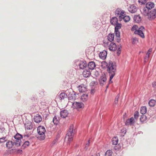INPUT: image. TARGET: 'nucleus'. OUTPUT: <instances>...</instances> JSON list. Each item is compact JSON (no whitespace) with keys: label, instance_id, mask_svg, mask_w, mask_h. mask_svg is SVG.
<instances>
[{"label":"nucleus","instance_id":"obj_1","mask_svg":"<svg viewBox=\"0 0 156 156\" xmlns=\"http://www.w3.org/2000/svg\"><path fill=\"white\" fill-rule=\"evenodd\" d=\"M107 70L109 73L110 76L109 83H112V80L115 74L116 66L115 62L111 61H110L107 64Z\"/></svg>","mask_w":156,"mask_h":156},{"label":"nucleus","instance_id":"obj_2","mask_svg":"<svg viewBox=\"0 0 156 156\" xmlns=\"http://www.w3.org/2000/svg\"><path fill=\"white\" fill-rule=\"evenodd\" d=\"M103 45L106 48H108L109 49L112 51H115L117 48L116 44L112 42H104Z\"/></svg>","mask_w":156,"mask_h":156},{"label":"nucleus","instance_id":"obj_3","mask_svg":"<svg viewBox=\"0 0 156 156\" xmlns=\"http://www.w3.org/2000/svg\"><path fill=\"white\" fill-rule=\"evenodd\" d=\"M73 126H70L69 129L68 131L66 139H67L68 141V143L69 144L70 142L72 141L73 140V136L74 134V133L73 132Z\"/></svg>","mask_w":156,"mask_h":156},{"label":"nucleus","instance_id":"obj_4","mask_svg":"<svg viewBox=\"0 0 156 156\" xmlns=\"http://www.w3.org/2000/svg\"><path fill=\"white\" fill-rule=\"evenodd\" d=\"M37 130L38 134L40 136V139H44L45 137V133L46 132L44 127L43 126H39L37 128Z\"/></svg>","mask_w":156,"mask_h":156},{"label":"nucleus","instance_id":"obj_5","mask_svg":"<svg viewBox=\"0 0 156 156\" xmlns=\"http://www.w3.org/2000/svg\"><path fill=\"white\" fill-rule=\"evenodd\" d=\"M22 137V136L18 133L14 136V138L15 139L14 143L17 146H20L22 144V142L21 139Z\"/></svg>","mask_w":156,"mask_h":156},{"label":"nucleus","instance_id":"obj_6","mask_svg":"<svg viewBox=\"0 0 156 156\" xmlns=\"http://www.w3.org/2000/svg\"><path fill=\"white\" fill-rule=\"evenodd\" d=\"M145 29L144 27L142 26L140 27L137 30L134 31V33L135 34H137L139 35L142 38L144 37V35L143 33Z\"/></svg>","mask_w":156,"mask_h":156},{"label":"nucleus","instance_id":"obj_7","mask_svg":"<svg viewBox=\"0 0 156 156\" xmlns=\"http://www.w3.org/2000/svg\"><path fill=\"white\" fill-rule=\"evenodd\" d=\"M148 18L150 20H152L156 17V9L151 10L147 15Z\"/></svg>","mask_w":156,"mask_h":156},{"label":"nucleus","instance_id":"obj_8","mask_svg":"<svg viewBox=\"0 0 156 156\" xmlns=\"http://www.w3.org/2000/svg\"><path fill=\"white\" fill-rule=\"evenodd\" d=\"M107 82V79L106 77V75L105 74L102 75L99 79V83L101 86H103L105 85Z\"/></svg>","mask_w":156,"mask_h":156},{"label":"nucleus","instance_id":"obj_9","mask_svg":"<svg viewBox=\"0 0 156 156\" xmlns=\"http://www.w3.org/2000/svg\"><path fill=\"white\" fill-rule=\"evenodd\" d=\"M128 9L129 12L132 13H134L137 11L138 8L136 5L132 4L129 7Z\"/></svg>","mask_w":156,"mask_h":156},{"label":"nucleus","instance_id":"obj_10","mask_svg":"<svg viewBox=\"0 0 156 156\" xmlns=\"http://www.w3.org/2000/svg\"><path fill=\"white\" fill-rule=\"evenodd\" d=\"M125 13L124 14L122 15V16H119V20L121 21L122 19H123L125 22H128L130 20V17L129 16H125Z\"/></svg>","mask_w":156,"mask_h":156},{"label":"nucleus","instance_id":"obj_11","mask_svg":"<svg viewBox=\"0 0 156 156\" xmlns=\"http://www.w3.org/2000/svg\"><path fill=\"white\" fill-rule=\"evenodd\" d=\"M42 120V118L41 115L37 114L34 118V121L37 123L40 122Z\"/></svg>","mask_w":156,"mask_h":156},{"label":"nucleus","instance_id":"obj_12","mask_svg":"<svg viewBox=\"0 0 156 156\" xmlns=\"http://www.w3.org/2000/svg\"><path fill=\"white\" fill-rule=\"evenodd\" d=\"M155 5L152 2H148L146 4V8L148 9H151L154 7Z\"/></svg>","mask_w":156,"mask_h":156},{"label":"nucleus","instance_id":"obj_13","mask_svg":"<svg viewBox=\"0 0 156 156\" xmlns=\"http://www.w3.org/2000/svg\"><path fill=\"white\" fill-rule=\"evenodd\" d=\"M107 55V51L105 50H103L100 53L99 57L101 58L104 60L106 58Z\"/></svg>","mask_w":156,"mask_h":156},{"label":"nucleus","instance_id":"obj_14","mask_svg":"<svg viewBox=\"0 0 156 156\" xmlns=\"http://www.w3.org/2000/svg\"><path fill=\"white\" fill-rule=\"evenodd\" d=\"M135 122L134 118L133 117H131L126 121V125H132Z\"/></svg>","mask_w":156,"mask_h":156},{"label":"nucleus","instance_id":"obj_15","mask_svg":"<svg viewBox=\"0 0 156 156\" xmlns=\"http://www.w3.org/2000/svg\"><path fill=\"white\" fill-rule=\"evenodd\" d=\"M61 117L63 118H65L67 117L68 115V112L66 110H63L60 112Z\"/></svg>","mask_w":156,"mask_h":156},{"label":"nucleus","instance_id":"obj_16","mask_svg":"<svg viewBox=\"0 0 156 156\" xmlns=\"http://www.w3.org/2000/svg\"><path fill=\"white\" fill-rule=\"evenodd\" d=\"M96 66L95 63L94 62H89L88 64V68L91 70L94 69Z\"/></svg>","mask_w":156,"mask_h":156},{"label":"nucleus","instance_id":"obj_17","mask_svg":"<svg viewBox=\"0 0 156 156\" xmlns=\"http://www.w3.org/2000/svg\"><path fill=\"white\" fill-rule=\"evenodd\" d=\"M125 12L123 11L122 10L118 8L115 11V14L116 15H120V16H122V15L124 14Z\"/></svg>","mask_w":156,"mask_h":156},{"label":"nucleus","instance_id":"obj_18","mask_svg":"<svg viewBox=\"0 0 156 156\" xmlns=\"http://www.w3.org/2000/svg\"><path fill=\"white\" fill-rule=\"evenodd\" d=\"M73 105L77 108H81L83 107V104L82 102H75L73 103Z\"/></svg>","mask_w":156,"mask_h":156},{"label":"nucleus","instance_id":"obj_19","mask_svg":"<svg viewBox=\"0 0 156 156\" xmlns=\"http://www.w3.org/2000/svg\"><path fill=\"white\" fill-rule=\"evenodd\" d=\"M152 51V48H150L148 50V52L147 53L146 56L144 58V62H147L149 57L150 55L151 54Z\"/></svg>","mask_w":156,"mask_h":156},{"label":"nucleus","instance_id":"obj_20","mask_svg":"<svg viewBox=\"0 0 156 156\" xmlns=\"http://www.w3.org/2000/svg\"><path fill=\"white\" fill-rule=\"evenodd\" d=\"M91 74L90 71L89 70H85L83 72V75L84 77H87L90 76Z\"/></svg>","mask_w":156,"mask_h":156},{"label":"nucleus","instance_id":"obj_21","mask_svg":"<svg viewBox=\"0 0 156 156\" xmlns=\"http://www.w3.org/2000/svg\"><path fill=\"white\" fill-rule=\"evenodd\" d=\"M133 19L134 21L137 23H140L141 20V17L139 15H135L134 16Z\"/></svg>","mask_w":156,"mask_h":156},{"label":"nucleus","instance_id":"obj_22","mask_svg":"<svg viewBox=\"0 0 156 156\" xmlns=\"http://www.w3.org/2000/svg\"><path fill=\"white\" fill-rule=\"evenodd\" d=\"M87 63L85 61H82L79 64L80 68V69H83L87 66Z\"/></svg>","mask_w":156,"mask_h":156},{"label":"nucleus","instance_id":"obj_23","mask_svg":"<svg viewBox=\"0 0 156 156\" xmlns=\"http://www.w3.org/2000/svg\"><path fill=\"white\" fill-rule=\"evenodd\" d=\"M78 89L80 92H84L87 90L86 88L83 85H80L78 87Z\"/></svg>","mask_w":156,"mask_h":156},{"label":"nucleus","instance_id":"obj_24","mask_svg":"<svg viewBox=\"0 0 156 156\" xmlns=\"http://www.w3.org/2000/svg\"><path fill=\"white\" fill-rule=\"evenodd\" d=\"M60 119L59 116L55 115L54 117L53 121L54 123L55 124H57L59 122Z\"/></svg>","mask_w":156,"mask_h":156},{"label":"nucleus","instance_id":"obj_25","mask_svg":"<svg viewBox=\"0 0 156 156\" xmlns=\"http://www.w3.org/2000/svg\"><path fill=\"white\" fill-rule=\"evenodd\" d=\"M59 99L60 100H64L67 97V94L65 92H62L59 95Z\"/></svg>","mask_w":156,"mask_h":156},{"label":"nucleus","instance_id":"obj_26","mask_svg":"<svg viewBox=\"0 0 156 156\" xmlns=\"http://www.w3.org/2000/svg\"><path fill=\"white\" fill-rule=\"evenodd\" d=\"M118 19L116 17H113L111 20L110 22L113 25H115L118 23Z\"/></svg>","mask_w":156,"mask_h":156},{"label":"nucleus","instance_id":"obj_27","mask_svg":"<svg viewBox=\"0 0 156 156\" xmlns=\"http://www.w3.org/2000/svg\"><path fill=\"white\" fill-rule=\"evenodd\" d=\"M114 38V35L113 34H109L108 36V40L112 42L113 41Z\"/></svg>","mask_w":156,"mask_h":156},{"label":"nucleus","instance_id":"obj_28","mask_svg":"<svg viewBox=\"0 0 156 156\" xmlns=\"http://www.w3.org/2000/svg\"><path fill=\"white\" fill-rule=\"evenodd\" d=\"M68 99L69 100L74 101L76 98V95L75 94H71L69 95Z\"/></svg>","mask_w":156,"mask_h":156},{"label":"nucleus","instance_id":"obj_29","mask_svg":"<svg viewBox=\"0 0 156 156\" xmlns=\"http://www.w3.org/2000/svg\"><path fill=\"white\" fill-rule=\"evenodd\" d=\"M25 128L27 129H31L33 128V125L30 122L25 123Z\"/></svg>","mask_w":156,"mask_h":156},{"label":"nucleus","instance_id":"obj_30","mask_svg":"<svg viewBox=\"0 0 156 156\" xmlns=\"http://www.w3.org/2000/svg\"><path fill=\"white\" fill-rule=\"evenodd\" d=\"M14 143L11 141H8L6 144V147L8 148H11L12 147Z\"/></svg>","mask_w":156,"mask_h":156},{"label":"nucleus","instance_id":"obj_31","mask_svg":"<svg viewBox=\"0 0 156 156\" xmlns=\"http://www.w3.org/2000/svg\"><path fill=\"white\" fill-rule=\"evenodd\" d=\"M156 104V101L154 99L151 100L148 102V104L151 107H154Z\"/></svg>","mask_w":156,"mask_h":156},{"label":"nucleus","instance_id":"obj_32","mask_svg":"<svg viewBox=\"0 0 156 156\" xmlns=\"http://www.w3.org/2000/svg\"><path fill=\"white\" fill-rule=\"evenodd\" d=\"M147 112V109L146 106H143L141 107L140 112L142 114H144Z\"/></svg>","mask_w":156,"mask_h":156},{"label":"nucleus","instance_id":"obj_33","mask_svg":"<svg viewBox=\"0 0 156 156\" xmlns=\"http://www.w3.org/2000/svg\"><path fill=\"white\" fill-rule=\"evenodd\" d=\"M87 94H83L81 97V99L83 101H87L88 99Z\"/></svg>","mask_w":156,"mask_h":156},{"label":"nucleus","instance_id":"obj_34","mask_svg":"<svg viewBox=\"0 0 156 156\" xmlns=\"http://www.w3.org/2000/svg\"><path fill=\"white\" fill-rule=\"evenodd\" d=\"M115 35L116 37L118 38L117 39V41L119 42L120 41V33L119 30H115Z\"/></svg>","mask_w":156,"mask_h":156},{"label":"nucleus","instance_id":"obj_35","mask_svg":"<svg viewBox=\"0 0 156 156\" xmlns=\"http://www.w3.org/2000/svg\"><path fill=\"white\" fill-rule=\"evenodd\" d=\"M112 144L114 145H116L118 143V139L116 137H114L112 139Z\"/></svg>","mask_w":156,"mask_h":156},{"label":"nucleus","instance_id":"obj_36","mask_svg":"<svg viewBox=\"0 0 156 156\" xmlns=\"http://www.w3.org/2000/svg\"><path fill=\"white\" fill-rule=\"evenodd\" d=\"M30 145V142L28 141H26L25 142L22 146V148L24 149L28 147Z\"/></svg>","mask_w":156,"mask_h":156},{"label":"nucleus","instance_id":"obj_37","mask_svg":"<svg viewBox=\"0 0 156 156\" xmlns=\"http://www.w3.org/2000/svg\"><path fill=\"white\" fill-rule=\"evenodd\" d=\"M147 119V117L145 115H143L141 116L140 118V121L143 122L145 121Z\"/></svg>","mask_w":156,"mask_h":156},{"label":"nucleus","instance_id":"obj_38","mask_svg":"<svg viewBox=\"0 0 156 156\" xmlns=\"http://www.w3.org/2000/svg\"><path fill=\"white\" fill-rule=\"evenodd\" d=\"M115 27V30H119L121 27L122 25L120 23L117 24V23Z\"/></svg>","mask_w":156,"mask_h":156},{"label":"nucleus","instance_id":"obj_39","mask_svg":"<svg viewBox=\"0 0 156 156\" xmlns=\"http://www.w3.org/2000/svg\"><path fill=\"white\" fill-rule=\"evenodd\" d=\"M112 151L111 150H108L105 153L106 156H110L111 155Z\"/></svg>","mask_w":156,"mask_h":156},{"label":"nucleus","instance_id":"obj_40","mask_svg":"<svg viewBox=\"0 0 156 156\" xmlns=\"http://www.w3.org/2000/svg\"><path fill=\"white\" fill-rule=\"evenodd\" d=\"M138 27L136 25H134L132 28L131 30L132 31H136L138 29Z\"/></svg>","mask_w":156,"mask_h":156},{"label":"nucleus","instance_id":"obj_41","mask_svg":"<svg viewBox=\"0 0 156 156\" xmlns=\"http://www.w3.org/2000/svg\"><path fill=\"white\" fill-rule=\"evenodd\" d=\"M139 112H138L136 111L135 112L134 115V118L135 119H137L138 116H139Z\"/></svg>","mask_w":156,"mask_h":156},{"label":"nucleus","instance_id":"obj_42","mask_svg":"<svg viewBox=\"0 0 156 156\" xmlns=\"http://www.w3.org/2000/svg\"><path fill=\"white\" fill-rule=\"evenodd\" d=\"M6 137H5L0 138V143H2L5 142L6 140Z\"/></svg>","mask_w":156,"mask_h":156},{"label":"nucleus","instance_id":"obj_43","mask_svg":"<svg viewBox=\"0 0 156 156\" xmlns=\"http://www.w3.org/2000/svg\"><path fill=\"white\" fill-rule=\"evenodd\" d=\"M143 14L144 15H148V11L147 10L145 9V8H144L143 9Z\"/></svg>","mask_w":156,"mask_h":156},{"label":"nucleus","instance_id":"obj_44","mask_svg":"<svg viewBox=\"0 0 156 156\" xmlns=\"http://www.w3.org/2000/svg\"><path fill=\"white\" fill-rule=\"evenodd\" d=\"M147 0H139V2L142 4H144L146 2Z\"/></svg>","mask_w":156,"mask_h":156},{"label":"nucleus","instance_id":"obj_45","mask_svg":"<svg viewBox=\"0 0 156 156\" xmlns=\"http://www.w3.org/2000/svg\"><path fill=\"white\" fill-rule=\"evenodd\" d=\"M119 98V96L118 95L117 96H116L115 99V100L114 101V103L115 104H117L118 101V100Z\"/></svg>","mask_w":156,"mask_h":156},{"label":"nucleus","instance_id":"obj_46","mask_svg":"<svg viewBox=\"0 0 156 156\" xmlns=\"http://www.w3.org/2000/svg\"><path fill=\"white\" fill-rule=\"evenodd\" d=\"M152 86L154 88L156 89V82H154L152 83Z\"/></svg>","mask_w":156,"mask_h":156},{"label":"nucleus","instance_id":"obj_47","mask_svg":"<svg viewBox=\"0 0 156 156\" xmlns=\"http://www.w3.org/2000/svg\"><path fill=\"white\" fill-rule=\"evenodd\" d=\"M90 140H89L88 141V142L86 144V146L85 147V148H86V149H87V147L89 146V144H90Z\"/></svg>","mask_w":156,"mask_h":156},{"label":"nucleus","instance_id":"obj_48","mask_svg":"<svg viewBox=\"0 0 156 156\" xmlns=\"http://www.w3.org/2000/svg\"><path fill=\"white\" fill-rule=\"evenodd\" d=\"M136 38H133L132 39V43L134 44L135 43L136 41Z\"/></svg>","mask_w":156,"mask_h":156},{"label":"nucleus","instance_id":"obj_49","mask_svg":"<svg viewBox=\"0 0 156 156\" xmlns=\"http://www.w3.org/2000/svg\"><path fill=\"white\" fill-rule=\"evenodd\" d=\"M58 136H56V139L53 141V143L55 144L56 142H57L58 140Z\"/></svg>","mask_w":156,"mask_h":156},{"label":"nucleus","instance_id":"obj_50","mask_svg":"<svg viewBox=\"0 0 156 156\" xmlns=\"http://www.w3.org/2000/svg\"><path fill=\"white\" fill-rule=\"evenodd\" d=\"M23 136V137L24 138H28L29 136V135L27 134V135H24Z\"/></svg>","mask_w":156,"mask_h":156},{"label":"nucleus","instance_id":"obj_51","mask_svg":"<svg viewBox=\"0 0 156 156\" xmlns=\"http://www.w3.org/2000/svg\"><path fill=\"white\" fill-rule=\"evenodd\" d=\"M95 90L94 89L91 90V92H90L92 94H93L95 93Z\"/></svg>","mask_w":156,"mask_h":156},{"label":"nucleus","instance_id":"obj_52","mask_svg":"<svg viewBox=\"0 0 156 156\" xmlns=\"http://www.w3.org/2000/svg\"><path fill=\"white\" fill-rule=\"evenodd\" d=\"M108 87V86H107V88Z\"/></svg>","mask_w":156,"mask_h":156}]
</instances>
